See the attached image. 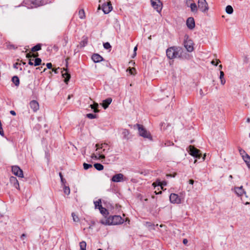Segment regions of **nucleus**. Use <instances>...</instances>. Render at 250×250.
<instances>
[{
    "mask_svg": "<svg viewBox=\"0 0 250 250\" xmlns=\"http://www.w3.org/2000/svg\"><path fill=\"white\" fill-rule=\"evenodd\" d=\"M41 62H42L41 59L39 58H36L34 60V66H38V65H40L41 64Z\"/></svg>",
    "mask_w": 250,
    "mask_h": 250,
    "instance_id": "nucleus-37",
    "label": "nucleus"
},
{
    "mask_svg": "<svg viewBox=\"0 0 250 250\" xmlns=\"http://www.w3.org/2000/svg\"><path fill=\"white\" fill-rule=\"evenodd\" d=\"M111 225H116L122 224L124 222V219L120 215H114L109 216Z\"/></svg>",
    "mask_w": 250,
    "mask_h": 250,
    "instance_id": "nucleus-5",
    "label": "nucleus"
},
{
    "mask_svg": "<svg viewBox=\"0 0 250 250\" xmlns=\"http://www.w3.org/2000/svg\"><path fill=\"white\" fill-rule=\"evenodd\" d=\"M189 153L192 156L198 159H200L202 156V154L200 153V150L192 146H189Z\"/></svg>",
    "mask_w": 250,
    "mask_h": 250,
    "instance_id": "nucleus-6",
    "label": "nucleus"
},
{
    "mask_svg": "<svg viewBox=\"0 0 250 250\" xmlns=\"http://www.w3.org/2000/svg\"><path fill=\"white\" fill-rule=\"evenodd\" d=\"M34 61V59H29V62H28V64L30 65H34V63L33 62V61Z\"/></svg>",
    "mask_w": 250,
    "mask_h": 250,
    "instance_id": "nucleus-50",
    "label": "nucleus"
},
{
    "mask_svg": "<svg viewBox=\"0 0 250 250\" xmlns=\"http://www.w3.org/2000/svg\"><path fill=\"white\" fill-rule=\"evenodd\" d=\"M101 223L105 225H111L110 219L109 217L107 219L102 220L100 221Z\"/></svg>",
    "mask_w": 250,
    "mask_h": 250,
    "instance_id": "nucleus-24",
    "label": "nucleus"
},
{
    "mask_svg": "<svg viewBox=\"0 0 250 250\" xmlns=\"http://www.w3.org/2000/svg\"><path fill=\"white\" fill-rule=\"evenodd\" d=\"M126 71L128 72L130 75H134L136 70H135V68L134 67H132V68L129 67L127 69Z\"/></svg>",
    "mask_w": 250,
    "mask_h": 250,
    "instance_id": "nucleus-39",
    "label": "nucleus"
},
{
    "mask_svg": "<svg viewBox=\"0 0 250 250\" xmlns=\"http://www.w3.org/2000/svg\"><path fill=\"white\" fill-rule=\"evenodd\" d=\"M186 24L189 29H193L195 27V21L192 17L188 18Z\"/></svg>",
    "mask_w": 250,
    "mask_h": 250,
    "instance_id": "nucleus-13",
    "label": "nucleus"
},
{
    "mask_svg": "<svg viewBox=\"0 0 250 250\" xmlns=\"http://www.w3.org/2000/svg\"><path fill=\"white\" fill-rule=\"evenodd\" d=\"M10 182L15 188L19 189L20 186L17 179L14 176H11L10 178Z\"/></svg>",
    "mask_w": 250,
    "mask_h": 250,
    "instance_id": "nucleus-16",
    "label": "nucleus"
},
{
    "mask_svg": "<svg viewBox=\"0 0 250 250\" xmlns=\"http://www.w3.org/2000/svg\"><path fill=\"white\" fill-rule=\"evenodd\" d=\"M46 66H47V68L51 69L52 68V64L50 62L47 63L46 64Z\"/></svg>",
    "mask_w": 250,
    "mask_h": 250,
    "instance_id": "nucleus-49",
    "label": "nucleus"
},
{
    "mask_svg": "<svg viewBox=\"0 0 250 250\" xmlns=\"http://www.w3.org/2000/svg\"><path fill=\"white\" fill-rule=\"evenodd\" d=\"M12 82L15 84L16 86H18L20 84V80L18 77L15 76L12 78Z\"/></svg>",
    "mask_w": 250,
    "mask_h": 250,
    "instance_id": "nucleus-22",
    "label": "nucleus"
},
{
    "mask_svg": "<svg viewBox=\"0 0 250 250\" xmlns=\"http://www.w3.org/2000/svg\"><path fill=\"white\" fill-rule=\"evenodd\" d=\"M86 117L90 119H93L97 118V115L96 114L88 113L86 114Z\"/></svg>",
    "mask_w": 250,
    "mask_h": 250,
    "instance_id": "nucleus-40",
    "label": "nucleus"
},
{
    "mask_svg": "<svg viewBox=\"0 0 250 250\" xmlns=\"http://www.w3.org/2000/svg\"><path fill=\"white\" fill-rule=\"evenodd\" d=\"M140 136L149 140H152V137L149 132L147 131L142 125L136 124Z\"/></svg>",
    "mask_w": 250,
    "mask_h": 250,
    "instance_id": "nucleus-3",
    "label": "nucleus"
},
{
    "mask_svg": "<svg viewBox=\"0 0 250 250\" xmlns=\"http://www.w3.org/2000/svg\"><path fill=\"white\" fill-rule=\"evenodd\" d=\"M10 113L11 114H12L13 116H15L16 115V113L15 112V111H14V110H11L10 111Z\"/></svg>",
    "mask_w": 250,
    "mask_h": 250,
    "instance_id": "nucleus-54",
    "label": "nucleus"
},
{
    "mask_svg": "<svg viewBox=\"0 0 250 250\" xmlns=\"http://www.w3.org/2000/svg\"><path fill=\"white\" fill-rule=\"evenodd\" d=\"M38 56V55L35 54H31V53H28L26 54V57L28 58H30L32 57H33L34 58Z\"/></svg>",
    "mask_w": 250,
    "mask_h": 250,
    "instance_id": "nucleus-44",
    "label": "nucleus"
},
{
    "mask_svg": "<svg viewBox=\"0 0 250 250\" xmlns=\"http://www.w3.org/2000/svg\"><path fill=\"white\" fill-rule=\"evenodd\" d=\"M182 49L179 47L173 46L168 48L166 51L167 56L169 59L179 57L181 55Z\"/></svg>",
    "mask_w": 250,
    "mask_h": 250,
    "instance_id": "nucleus-1",
    "label": "nucleus"
},
{
    "mask_svg": "<svg viewBox=\"0 0 250 250\" xmlns=\"http://www.w3.org/2000/svg\"><path fill=\"white\" fill-rule=\"evenodd\" d=\"M169 200L172 204H179L181 203V199L178 194L171 193L169 196Z\"/></svg>",
    "mask_w": 250,
    "mask_h": 250,
    "instance_id": "nucleus-7",
    "label": "nucleus"
},
{
    "mask_svg": "<svg viewBox=\"0 0 250 250\" xmlns=\"http://www.w3.org/2000/svg\"><path fill=\"white\" fill-rule=\"evenodd\" d=\"M91 158L93 159H100L99 158V155L97 154H93L91 156Z\"/></svg>",
    "mask_w": 250,
    "mask_h": 250,
    "instance_id": "nucleus-47",
    "label": "nucleus"
},
{
    "mask_svg": "<svg viewBox=\"0 0 250 250\" xmlns=\"http://www.w3.org/2000/svg\"><path fill=\"white\" fill-rule=\"evenodd\" d=\"M247 122L248 123H250V118H248L247 119Z\"/></svg>",
    "mask_w": 250,
    "mask_h": 250,
    "instance_id": "nucleus-62",
    "label": "nucleus"
},
{
    "mask_svg": "<svg viewBox=\"0 0 250 250\" xmlns=\"http://www.w3.org/2000/svg\"><path fill=\"white\" fill-rule=\"evenodd\" d=\"M151 4H153L155 2L161 1L160 0H150Z\"/></svg>",
    "mask_w": 250,
    "mask_h": 250,
    "instance_id": "nucleus-56",
    "label": "nucleus"
},
{
    "mask_svg": "<svg viewBox=\"0 0 250 250\" xmlns=\"http://www.w3.org/2000/svg\"><path fill=\"white\" fill-rule=\"evenodd\" d=\"M137 50V46H136L134 48V50H133L134 51V54H133L134 56H133V57L136 55Z\"/></svg>",
    "mask_w": 250,
    "mask_h": 250,
    "instance_id": "nucleus-51",
    "label": "nucleus"
},
{
    "mask_svg": "<svg viewBox=\"0 0 250 250\" xmlns=\"http://www.w3.org/2000/svg\"><path fill=\"white\" fill-rule=\"evenodd\" d=\"M220 79L221 81V83L222 85H224L226 83V80L224 79V73L222 71H220Z\"/></svg>",
    "mask_w": 250,
    "mask_h": 250,
    "instance_id": "nucleus-25",
    "label": "nucleus"
},
{
    "mask_svg": "<svg viewBox=\"0 0 250 250\" xmlns=\"http://www.w3.org/2000/svg\"><path fill=\"white\" fill-rule=\"evenodd\" d=\"M193 183H194V180H193L190 179V180H189V184L193 185Z\"/></svg>",
    "mask_w": 250,
    "mask_h": 250,
    "instance_id": "nucleus-57",
    "label": "nucleus"
},
{
    "mask_svg": "<svg viewBox=\"0 0 250 250\" xmlns=\"http://www.w3.org/2000/svg\"><path fill=\"white\" fill-rule=\"evenodd\" d=\"M233 191L238 196H241L244 194H246V191L243 188V186H241L240 187H234L233 188Z\"/></svg>",
    "mask_w": 250,
    "mask_h": 250,
    "instance_id": "nucleus-12",
    "label": "nucleus"
},
{
    "mask_svg": "<svg viewBox=\"0 0 250 250\" xmlns=\"http://www.w3.org/2000/svg\"><path fill=\"white\" fill-rule=\"evenodd\" d=\"M112 9L111 2L109 1L107 4L104 3L102 5V10L104 14L109 13Z\"/></svg>",
    "mask_w": 250,
    "mask_h": 250,
    "instance_id": "nucleus-9",
    "label": "nucleus"
},
{
    "mask_svg": "<svg viewBox=\"0 0 250 250\" xmlns=\"http://www.w3.org/2000/svg\"><path fill=\"white\" fill-rule=\"evenodd\" d=\"M94 203L96 208H98L99 209V208H100V206H102L101 199H99L98 201H95Z\"/></svg>",
    "mask_w": 250,
    "mask_h": 250,
    "instance_id": "nucleus-38",
    "label": "nucleus"
},
{
    "mask_svg": "<svg viewBox=\"0 0 250 250\" xmlns=\"http://www.w3.org/2000/svg\"><path fill=\"white\" fill-rule=\"evenodd\" d=\"M107 146V144L106 143L100 144H96V147L97 148L96 151H97V154L99 155V158L101 159H104L105 156L103 153H107L109 148L106 150L105 147Z\"/></svg>",
    "mask_w": 250,
    "mask_h": 250,
    "instance_id": "nucleus-2",
    "label": "nucleus"
},
{
    "mask_svg": "<svg viewBox=\"0 0 250 250\" xmlns=\"http://www.w3.org/2000/svg\"><path fill=\"white\" fill-rule=\"evenodd\" d=\"M226 12L228 14H231L233 12V8L230 5H228L226 7Z\"/></svg>",
    "mask_w": 250,
    "mask_h": 250,
    "instance_id": "nucleus-29",
    "label": "nucleus"
},
{
    "mask_svg": "<svg viewBox=\"0 0 250 250\" xmlns=\"http://www.w3.org/2000/svg\"><path fill=\"white\" fill-rule=\"evenodd\" d=\"M98 106L99 105H98V104L97 103H94V104H91L90 105V107L92 109H94V112L95 113H97V112H99V110L97 109Z\"/></svg>",
    "mask_w": 250,
    "mask_h": 250,
    "instance_id": "nucleus-33",
    "label": "nucleus"
},
{
    "mask_svg": "<svg viewBox=\"0 0 250 250\" xmlns=\"http://www.w3.org/2000/svg\"><path fill=\"white\" fill-rule=\"evenodd\" d=\"M83 168L85 170H87V169H89V168L92 167V165L86 164V163H84L83 164Z\"/></svg>",
    "mask_w": 250,
    "mask_h": 250,
    "instance_id": "nucleus-42",
    "label": "nucleus"
},
{
    "mask_svg": "<svg viewBox=\"0 0 250 250\" xmlns=\"http://www.w3.org/2000/svg\"><path fill=\"white\" fill-rule=\"evenodd\" d=\"M152 6L158 12L160 13L162 9V3L161 1L155 2L153 4H151Z\"/></svg>",
    "mask_w": 250,
    "mask_h": 250,
    "instance_id": "nucleus-15",
    "label": "nucleus"
},
{
    "mask_svg": "<svg viewBox=\"0 0 250 250\" xmlns=\"http://www.w3.org/2000/svg\"><path fill=\"white\" fill-rule=\"evenodd\" d=\"M188 242V241L187 239H184L183 241V243L184 244L186 245Z\"/></svg>",
    "mask_w": 250,
    "mask_h": 250,
    "instance_id": "nucleus-55",
    "label": "nucleus"
},
{
    "mask_svg": "<svg viewBox=\"0 0 250 250\" xmlns=\"http://www.w3.org/2000/svg\"><path fill=\"white\" fill-rule=\"evenodd\" d=\"M122 134L123 136V138L125 139H128V135L129 134V131L128 129H123Z\"/></svg>",
    "mask_w": 250,
    "mask_h": 250,
    "instance_id": "nucleus-20",
    "label": "nucleus"
},
{
    "mask_svg": "<svg viewBox=\"0 0 250 250\" xmlns=\"http://www.w3.org/2000/svg\"><path fill=\"white\" fill-rule=\"evenodd\" d=\"M79 17L81 19H83L85 18V12L83 9H81L79 10Z\"/></svg>",
    "mask_w": 250,
    "mask_h": 250,
    "instance_id": "nucleus-34",
    "label": "nucleus"
},
{
    "mask_svg": "<svg viewBox=\"0 0 250 250\" xmlns=\"http://www.w3.org/2000/svg\"><path fill=\"white\" fill-rule=\"evenodd\" d=\"M87 42H88L87 38L83 37V40L80 42V45L82 47L85 46L87 44Z\"/></svg>",
    "mask_w": 250,
    "mask_h": 250,
    "instance_id": "nucleus-30",
    "label": "nucleus"
},
{
    "mask_svg": "<svg viewBox=\"0 0 250 250\" xmlns=\"http://www.w3.org/2000/svg\"><path fill=\"white\" fill-rule=\"evenodd\" d=\"M94 167L98 170H102L104 169V166L99 163L95 164Z\"/></svg>",
    "mask_w": 250,
    "mask_h": 250,
    "instance_id": "nucleus-32",
    "label": "nucleus"
},
{
    "mask_svg": "<svg viewBox=\"0 0 250 250\" xmlns=\"http://www.w3.org/2000/svg\"><path fill=\"white\" fill-rule=\"evenodd\" d=\"M193 42L191 40H186L184 46L188 52H191L193 50Z\"/></svg>",
    "mask_w": 250,
    "mask_h": 250,
    "instance_id": "nucleus-11",
    "label": "nucleus"
},
{
    "mask_svg": "<svg viewBox=\"0 0 250 250\" xmlns=\"http://www.w3.org/2000/svg\"><path fill=\"white\" fill-rule=\"evenodd\" d=\"M104 47L106 49H109L111 48V46L108 42L104 43Z\"/></svg>",
    "mask_w": 250,
    "mask_h": 250,
    "instance_id": "nucleus-43",
    "label": "nucleus"
},
{
    "mask_svg": "<svg viewBox=\"0 0 250 250\" xmlns=\"http://www.w3.org/2000/svg\"><path fill=\"white\" fill-rule=\"evenodd\" d=\"M62 76L64 79V81L66 83H68V82L69 81L70 78V75L68 73L67 71V69L63 68V71H62Z\"/></svg>",
    "mask_w": 250,
    "mask_h": 250,
    "instance_id": "nucleus-17",
    "label": "nucleus"
},
{
    "mask_svg": "<svg viewBox=\"0 0 250 250\" xmlns=\"http://www.w3.org/2000/svg\"><path fill=\"white\" fill-rule=\"evenodd\" d=\"M59 176H60V178H61V181H62V182H63L64 179L63 178V176H62V173H61V172H60V173H59Z\"/></svg>",
    "mask_w": 250,
    "mask_h": 250,
    "instance_id": "nucleus-53",
    "label": "nucleus"
},
{
    "mask_svg": "<svg viewBox=\"0 0 250 250\" xmlns=\"http://www.w3.org/2000/svg\"><path fill=\"white\" fill-rule=\"evenodd\" d=\"M111 102L112 99L108 98L103 101L102 106L104 109H106L108 107V105L111 104Z\"/></svg>",
    "mask_w": 250,
    "mask_h": 250,
    "instance_id": "nucleus-19",
    "label": "nucleus"
},
{
    "mask_svg": "<svg viewBox=\"0 0 250 250\" xmlns=\"http://www.w3.org/2000/svg\"><path fill=\"white\" fill-rule=\"evenodd\" d=\"M19 65H21V63L16 62L15 64H14V67L16 69H18L19 68Z\"/></svg>",
    "mask_w": 250,
    "mask_h": 250,
    "instance_id": "nucleus-48",
    "label": "nucleus"
},
{
    "mask_svg": "<svg viewBox=\"0 0 250 250\" xmlns=\"http://www.w3.org/2000/svg\"><path fill=\"white\" fill-rule=\"evenodd\" d=\"M219 62H220V61L219 60H217L216 61V62L215 61L213 60L211 61V63L213 65L217 66Z\"/></svg>",
    "mask_w": 250,
    "mask_h": 250,
    "instance_id": "nucleus-46",
    "label": "nucleus"
},
{
    "mask_svg": "<svg viewBox=\"0 0 250 250\" xmlns=\"http://www.w3.org/2000/svg\"><path fill=\"white\" fill-rule=\"evenodd\" d=\"M31 3H35L37 0H29Z\"/></svg>",
    "mask_w": 250,
    "mask_h": 250,
    "instance_id": "nucleus-58",
    "label": "nucleus"
},
{
    "mask_svg": "<svg viewBox=\"0 0 250 250\" xmlns=\"http://www.w3.org/2000/svg\"><path fill=\"white\" fill-rule=\"evenodd\" d=\"M80 250H86V243L85 241H83L79 244Z\"/></svg>",
    "mask_w": 250,
    "mask_h": 250,
    "instance_id": "nucleus-31",
    "label": "nucleus"
},
{
    "mask_svg": "<svg viewBox=\"0 0 250 250\" xmlns=\"http://www.w3.org/2000/svg\"><path fill=\"white\" fill-rule=\"evenodd\" d=\"M239 151L240 154L242 157L243 160H244V158L245 157V156H247V155H249L245 152V151L244 150H243V149H242V148H239Z\"/></svg>",
    "mask_w": 250,
    "mask_h": 250,
    "instance_id": "nucleus-35",
    "label": "nucleus"
},
{
    "mask_svg": "<svg viewBox=\"0 0 250 250\" xmlns=\"http://www.w3.org/2000/svg\"><path fill=\"white\" fill-rule=\"evenodd\" d=\"M205 157H206V155L205 154V155H204V157L202 158V160H203V161L205 160Z\"/></svg>",
    "mask_w": 250,
    "mask_h": 250,
    "instance_id": "nucleus-64",
    "label": "nucleus"
},
{
    "mask_svg": "<svg viewBox=\"0 0 250 250\" xmlns=\"http://www.w3.org/2000/svg\"><path fill=\"white\" fill-rule=\"evenodd\" d=\"M124 177L122 173L116 174L113 176L111 181L113 182H121L124 181Z\"/></svg>",
    "mask_w": 250,
    "mask_h": 250,
    "instance_id": "nucleus-10",
    "label": "nucleus"
},
{
    "mask_svg": "<svg viewBox=\"0 0 250 250\" xmlns=\"http://www.w3.org/2000/svg\"><path fill=\"white\" fill-rule=\"evenodd\" d=\"M53 49L55 50L56 51H57L59 49V48L58 47L57 45H54L53 46Z\"/></svg>",
    "mask_w": 250,
    "mask_h": 250,
    "instance_id": "nucleus-52",
    "label": "nucleus"
},
{
    "mask_svg": "<svg viewBox=\"0 0 250 250\" xmlns=\"http://www.w3.org/2000/svg\"><path fill=\"white\" fill-rule=\"evenodd\" d=\"M64 41H65V44H64V45H66V44H67V43L68 39H67H67L64 38Z\"/></svg>",
    "mask_w": 250,
    "mask_h": 250,
    "instance_id": "nucleus-60",
    "label": "nucleus"
},
{
    "mask_svg": "<svg viewBox=\"0 0 250 250\" xmlns=\"http://www.w3.org/2000/svg\"><path fill=\"white\" fill-rule=\"evenodd\" d=\"M198 7L204 13L207 12L208 10V4L206 0H198Z\"/></svg>",
    "mask_w": 250,
    "mask_h": 250,
    "instance_id": "nucleus-4",
    "label": "nucleus"
},
{
    "mask_svg": "<svg viewBox=\"0 0 250 250\" xmlns=\"http://www.w3.org/2000/svg\"><path fill=\"white\" fill-rule=\"evenodd\" d=\"M101 214L104 216H106L108 214V210L104 208H103L102 206H100V208L99 209Z\"/></svg>",
    "mask_w": 250,
    "mask_h": 250,
    "instance_id": "nucleus-21",
    "label": "nucleus"
},
{
    "mask_svg": "<svg viewBox=\"0 0 250 250\" xmlns=\"http://www.w3.org/2000/svg\"><path fill=\"white\" fill-rule=\"evenodd\" d=\"M53 71L55 73H58V71H57V69H53Z\"/></svg>",
    "mask_w": 250,
    "mask_h": 250,
    "instance_id": "nucleus-63",
    "label": "nucleus"
},
{
    "mask_svg": "<svg viewBox=\"0 0 250 250\" xmlns=\"http://www.w3.org/2000/svg\"><path fill=\"white\" fill-rule=\"evenodd\" d=\"M153 185L154 186H155V187L156 185L160 186L161 187V188H163L162 186H166V182H161L159 180H157L155 182L153 183Z\"/></svg>",
    "mask_w": 250,
    "mask_h": 250,
    "instance_id": "nucleus-26",
    "label": "nucleus"
},
{
    "mask_svg": "<svg viewBox=\"0 0 250 250\" xmlns=\"http://www.w3.org/2000/svg\"><path fill=\"white\" fill-rule=\"evenodd\" d=\"M30 108L34 112H36L39 108V103L35 100H32L29 104Z\"/></svg>",
    "mask_w": 250,
    "mask_h": 250,
    "instance_id": "nucleus-14",
    "label": "nucleus"
},
{
    "mask_svg": "<svg viewBox=\"0 0 250 250\" xmlns=\"http://www.w3.org/2000/svg\"><path fill=\"white\" fill-rule=\"evenodd\" d=\"M26 236V235L25 234H22L21 235V239H23V238L25 237Z\"/></svg>",
    "mask_w": 250,
    "mask_h": 250,
    "instance_id": "nucleus-59",
    "label": "nucleus"
},
{
    "mask_svg": "<svg viewBox=\"0 0 250 250\" xmlns=\"http://www.w3.org/2000/svg\"><path fill=\"white\" fill-rule=\"evenodd\" d=\"M68 60H69V58H67L65 60V61H66V67L67 66V65H68Z\"/></svg>",
    "mask_w": 250,
    "mask_h": 250,
    "instance_id": "nucleus-61",
    "label": "nucleus"
},
{
    "mask_svg": "<svg viewBox=\"0 0 250 250\" xmlns=\"http://www.w3.org/2000/svg\"><path fill=\"white\" fill-rule=\"evenodd\" d=\"M165 146H173L174 143L172 142H171L169 141H167L165 144Z\"/></svg>",
    "mask_w": 250,
    "mask_h": 250,
    "instance_id": "nucleus-45",
    "label": "nucleus"
},
{
    "mask_svg": "<svg viewBox=\"0 0 250 250\" xmlns=\"http://www.w3.org/2000/svg\"><path fill=\"white\" fill-rule=\"evenodd\" d=\"M191 12L196 13L197 12V6L195 3L193 2L190 4L189 6Z\"/></svg>",
    "mask_w": 250,
    "mask_h": 250,
    "instance_id": "nucleus-23",
    "label": "nucleus"
},
{
    "mask_svg": "<svg viewBox=\"0 0 250 250\" xmlns=\"http://www.w3.org/2000/svg\"><path fill=\"white\" fill-rule=\"evenodd\" d=\"M244 161L246 163L248 168L250 169V156L249 155L245 156Z\"/></svg>",
    "mask_w": 250,
    "mask_h": 250,
    "instance_id": "nucleus-28",
    "label": "nucleus"
},
{
    "mask_svg": "<svg viewBox=\"0 0 250 250\" xmlns=\"http://www.w3.org/2000/svg\"><path fill=\"white\" fill-rule=\"evenodd\" d=\"M12 171L13 174L19 177H23L22 170L18 166H15L12 167Z\"/></svg>",
    "mask_w": 250,
    "mask_h": 250,
    "instance_id": "nucleus-8",
    "label": "nucleus"
},
{
    "mask_svg": "<svg viewBox=\"0 0 250 250\" xmlns=\"http://www.w3.org/2000/svg\"><path fill=\"white\" fill-rule=\"evenodd\" d=\"M41 49V44L39 43L31 48V51L34 52L36 51H39Z\"/></svg>",
    "mask_w": 250,
    "mask_h": 250,
    "instance_id": "nucleus-27",
    "label": "nucleus"
},
{
    "mask_svg": "<svg viewBox=\"0 0 250 250\" xmlns=\"http://www.w3.org/2000/svg\"><path fill=\"white\" fill-rule=\"evenodd\" d=\"M92 59L95 62H99L103 61V57L98 54H94L92 56Z\"/></svg>",
    "mask_w": 250,
    "mask_h": 250,
    "instance_id": "nucleus-18",
    "label": "nucleus"
},
{
    "mask_svg": "<svg viewBox=\"0 0 250 250\" xmlns=\"http://www.w3.org/2000/svg\"><path fill=\"white\" fill-rule=\"evenodd\" d=\"M71 216L73 218V220L74 222H79L80 221L79 217L74 212H72L71 213Z\"/></svg>",
    "mask_w": 250,
    "mask_h": 250,
    "instance_id": "nucleus-36",
    "label": "nucleus"
},
{
    "mask_svg": "<svg viewBox=\"0 0 250 250\" xmlns=\"http://www.w3.org/2000/svg\"><path fill=\"white\" fill-rule=\"evenodd\" d=\"M63 191L65 194L69 195L70 193V188L68 187L64 186L63 188Z\"/></svg>",
    "mask_w": 250,
    "mask_h": 250,
    "instance_id": "nucleus-41",
    "label": "nucleus"
}]
</instances>
